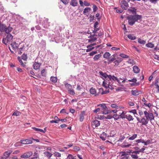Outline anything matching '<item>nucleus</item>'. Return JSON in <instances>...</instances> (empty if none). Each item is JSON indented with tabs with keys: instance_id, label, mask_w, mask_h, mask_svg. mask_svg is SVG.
<instances>
[{
	"instance_id": "1",
	"label": "nucleus",
	"mask_w": 159,
	"mask_h": 159,
	"mask_svg": "<svg viewBox=\"0 0 159 159\" xmlns=\"http://www.w3.org/2000/svg\"><path fill=\"white\" fill-rule=\"evenodd\" d=\"M99 74L100 75V77L104 80L102 83V85L105 88H109L112 89L113 88L110 82L108 81L109 75H108L105 72H103L102 71L99 72Z\"/></svg>"
},
{
	"instance_id": "2",
	"label": "nucleus",
	"mask_w": 159,
	"mask_h": 159,
	"mask_svg": "<svg viewBox=\"0 0 159 159\" xmlns=\"http://www.w3.org/2000/svg\"><path fill=\"white\" fill-rule=\"evenodd\" d=\"M142 18V16L141 15L137 14L134 15H131L127 17L128 24L131 25H133L136 22H137L139 20Z\"/></svg>"
},
{
	"instance_id": "3",
	"label": "nucleus",
	"mask_w": 159,
	"mask_h": 159,
	"mask_svg": "<svg viewBox=\"0 0 159 159\" xmlns=\"http://www.w3.org/2000/svg\"><path fill=\"white\" fill-rule=\"evenodd\" d=\"M144 114L145 115V117L148 120H150L151 123H152V120L154 119V116L152 113L151 112H148L147 111H144Z\"/></svg>"
},
{
	"instance_id": "4",
	"label": "nucleus",
	"mask_w": 159,
	"mask_h": 159,
	"mask_svg": "<svg viewBox=\"0 0 159 159\" xmlns=\"http://www.w3.org/2000/svg\"><path fill=\"white\" fill-rule=\"evenodd\" d=\"M136 119L139 123L142 124V125H147L148 122L149 120L144 117H142L141 119L138 117H136Z\"/></svg>"
},
{
	"instance_id": "5",
	"label": "nucleus",
	"mask_w": 159,
	"mask_h": 159,
	"mask_svg": "<svg viewBox=\"0 0 159 159\" xmlns=\"http://www.w3.org/2000/svg\"><path fill=\"white\" fill-rule=\"evenodd\" d=\"M129 2L125 0H122L120 2V4L121 7L124 9L127 10L129 6L128 4Z\"/></svg>"
},
{
	"instance_id": "6",
	"label": "nucleus",
	"mask_w": 159,
	"mask_h": 159,
	"mask_svg": "<svg viewBox=\"0 0 159 159\" xmlns=\"http://www.w3.org/2000/svg\"><path fill=\"white\" fill-rule=\"evenodd\" d=\"M33 143V141L32 140L29 139H22L19 142H18L16 143L15 145L16 146L17 145V144L19 143H21L22 144H32Z\"/></svg>"
},
{
	"instance_id": "7",
	"label": "nucleus",
	"mask_w": 159,
	"mask_h": 159,
	"mask_svg": "<svg viewBox=\"0 0 159 159\" xmlns=\"http://www.w3.org/2000/svg\"><path fill=\"white\" fill-rule=\"evenodd\" d=\"M33 154L32 152H27L21 155L20 157L21 158H28L32 156Z\"/></svg>"
},
{
	"instance_id": "8",
	"label": "nucleus",
	"mask_w": 159,
	"mask_h": 159,
	"mask_svg": "<svg viewBox=\"0 0 159 159\" xmlns=\"http://www.w3.org/2000/svg\"><path fill=\"white\" fill-rule=\"evenodd\" d=\"M144 143L145 145H148L146 142H145L143 139H138L136 140L135 141V143L134 144L136 146H139L140 145L139 143Z\"/></svg>"
},
{
	"instance_id": "9",
	"label": "nucleus",
	"mask_w": 159,
	"mask_h": 159,
	"mask_svg": "<svg viewBox=\"0 0 159 159\" xmlns=\"http://www.w3.org/2000/svg\"><path fill=\"white\" fill-rule=\"evenodd\" d=\"M109 80H108V81L109 82H110V81H112L113 80L114 81H116L119 83H120L119 82V80L118 79V78L114 76V75H109L108 76Z\"/></svg>"
},
{
	"instance_id": "10",
	"label": "nucleus",
	"mask_w": 159,
	"mask_h": 159,
	"mask_svg": "<svg viewBox=\"0 0 159 159\" xmlns=\"http://www.w3.org/2000/svg\"><path fill=\"white\" fill-rule=\"evenodd\" d=\"M131 94L134 96H137L141 93V91H138L137 90H132L131 91Z\"/></svg>"
},
{
	"instance_id": "11",
	"label": "nucleus",
	"mask_w": 159,
	"mask_h": 159,
	"mask_svg": "<svg viewBox=\"0 0 159 159\" xmlns=\"http://www.w3.org/2000/svg\"><path fill=\"white\" fill-rule=\"evenodd\" d=\"M100 138L103 140L105 141L107 137H109V136H107V134L104 132H103L102 134L100 135Z\"/></svg>"
},
{
	"instance_id": "12",
	"label": "nucleus",
	"mask_w": 159,
	"mask_h": 159,
	"mask_svg": "<svg viewBox=\"0 0 159 159\" xmlns=\"http://www.w3.org/2000/svg\"><path fill=\"white\" fill-rule=\"evenodd\" d=\"M10 45L12 48L14 50H16L17 49L18 47H19V45L16 42H13L11 43Z\"/></svg>"
},
{
	"instance_id": "13",
	"label": "nucleus",
	"mask_w": 159,
	"mask_h": 159,
	"mask_svg": "<svg viewBox=\"0 0 159 159\" xmlns=\"http://www.w3.org/2000/svg\"><path fill=\"white\" fill-rule=\"evenodd\" d=\"M41 64L38 62H35L33 65L34 68L36 70L39 69Z\"/></svg>"
},
{
	"instance_id": "14",
	"label": "nucleus",
	"mask_w": 159,
	"mask_h": 159,
	"mask_svg": "<svg viewBox=\"0 0 159 159\" xmlns=\"http://www.w3.org/2000/svg\"><path fill=\"white\" fill-rule=\"evenodd\" d=\"M123 60V59L120 57H118L117 59L114 61V63L115 65L118 66L120 63Z\"/></svg>"
},
{
	"instance_id": "15",
	"label": "nucleus",
	"mask_w": 159,
	"mask_h": 159,
	"mask_svg": "<svg viewBox=\"0 0 159 159\" xmlns=\"http://www.w3.org/2000/svg\"><path fill=\"white\" fill-rule=\"evenodd\" d=\"M133 71L134 73H138L140 71V69L139 68L136 66H134L133 68Z\"/></svg>"
},
{
	"instance_id": "16",
	"label": "nucleus",
	"mask_w": 159,
	"mask_h": 159,
	"mask_svg": "<svg viewBox=\"0 0 159 159\" xmlns=\"http://www.w3.org/2000/svg\"><path fill=\"white\" fill-rule=\"evenodd\" d=\"M70 4L73 7H75L77 6L78 3L76 0H71Z\"/></svg>"
},
{
	"instance_id": "17",
	"label": "nucleus",
	"mask_w": 159,
	"mask_h": 159,
	"mask_svg": "<svg viewBox=\"0 0 159 159\" xmlns=\"http://www.w3.org/2000/svg\"><path fill=\"white\" fill-rule=\"evenodd\" d=\"M12 30V28L10 26L7 27H6L5 30L4 31H5L6 33L8 34H10L9 33L11 32Z\"/></svg>"
},
{
	"instance_id": "18",
	"label": "nucleus",
	"mask_w": 159,
	"mask_h": 159,
	"mask_svg": "<svg viewBox=\"0 0 159 159\" xmlns=\"http://www.w3.org/2000/svg\"><path fill=\"white\" fill-rule=\"evenodd\" d=\"M84 111H83L81 113L79 116V120L80 122L83 121L84 119Z\"/></svg>"
},
{
	"instance_id": "19",
	"label": "nucleus",
	"mask_w": 159,
	"mask_h": 159,
	"mask_svg": "<svg viewBox=\"0 0 159 159\" xmlns=\"http://www.w3.org/2000/svg\"><path fill=\"white\" fill-rule=\"evenodd\" d=\"M11 152L12 151H7L5 152L4 153V157L5 158L8 157L11 153Z\"/></svg>"
},
{
	"instance_id": "20",
	"label": "nucleus",
	"mask_w": 159,
	"mask_h": 159,
	"mask_svg": "<svg viewBox=\"0 0 159 159\" xmlns=\"http://www.w3.org/2000/svg\"><path fill=\"white\" fill-rule=\"evenodd\" d=\"M6 26L3 24H2L0 22V31L3 32L5 30Z\"/></svg>"
},
{
	"instance_id": "21",
	"label": "nucleus",
	"mask_w": 159,
	"mask_h": 159,
	"mask_svg": "<svg viewBox=\"0 0 159 159\" xmlns=\"http://www.w3.org/2000/svg\"><path fill=\"white\" fill-rule=\"evenodd\" d=\"M128 11L131 12L132 14H136L137 10L135 7H131L128 9Z\"/></svg>"
},
{
	"instance_id": "22",
	"label": "nucleus",
	"mask_w": 159,
	"mask_h": 159,
	"mask_svg": "<svg viewBox=\"0 0 159 159\" xmlns=\"http://www.w3.org/2000/svg\"><path fill=\"white\" fill-rule=\"evenodd\" d=\"M91 8L89 7H86L85 8L83 11V14L85 15H86L87 13L91 11Z\"/></svg>"
},
{
	"instance_id": "23",
	"label": "nucleus",
	"mask_w": 159,
	"mask_h": 159,
	"mask_svg": "<svg viewBox=\"0 0 159 159\" xmlns=\"http://www.w3.org/2000/svg\"><path fill=\"white\" fill-rule=\"evenodd\" d=\"M125 118L129 121L133 120H134L132 116L129 114L125 115Z\"/></svg>"
},
{
	"instance_id": "24",
	"label": "nucleus",
	"mask_w": 159,
	"mask_h": 159,
	"mask_svg": "<svg viewBox=\"0 0 159 159\" xmlns=\"http://www.w3.org/2000/svg\"><path fill=\"white\" fill-rule=\"evenodd\" d=\"M93 125H94L95 127H98L100 125L99 121L97 120H95L93 121Z\"/></svg>"
},
{
	"instance_id": "25",
	"label": "nucleus",
	"mask_w": 159,
	"mask_h": 159,
	"mask_svg": "<svg viewBox=\"0 0 159 159\" xmlns=\"http://www.w3.org/2000/svg\"><path fill=\"white\" fill-rule=\"evenodd\" d=\"M90 92L91 94L95 95V96L98 95L96 94V91L95 89L91 88L90 90Z\"/></svg>"
},
{
	"instance_id": "26",
	"label": "nucleus",
	"mask_w": 159,
	"mask_h": 159,
	"mask_svg": "<svg viewBox=\"0 0 159 159\" xmlns=\"http://www.w3.org/2000/svg\"><path fill=\"white\" fill-rule=\"evenodd\" d=\"M97 106H100L104 110H106V109H107V107L106 105L104 103L98 104L97 105Z\"/></svg>"
},
{
	"instance_id": "27",
	"label": "nucleus",
	"mask_w": 159,
	"mask_h": 159,
	"mask_svg": "<svg viewBox=\"0 0 159 159\" xmlns=\"http://www.w3.org/2000/svg\"><path fill=\"white\" fill-rule=\"evenodd\" d=\"M7 41H10L13 38L11 34H8L6 37Z\"/></svg>"
},
{
	"instance_id": "28",
	"label": "nucleus",
	"mask_w": 159,
	"mask_h": 159,
	"mask_svg": "<svg viewBox=\"0 0 159 159\" xmlns=\"http://www.w3.org/2000/svg\"><path fill=\"white\" fill-rule=\"evenodd\" d=\"M45 155L48 158H50L52 155V154L51 153L48 152H45L44 153Z\"/></svg>"
},
{
	"instance_id": "29",
	"label": "nucleus",
	"mask_w": 159,
	"mask_h": 159,
	"mask_svg": "<svg viewBox=\"0 0 159 159\" xmlns=\"http://www.w3.org/2000/svg\"><path fill=\"white\" fill-rule=\"evenodd\" d=\"M54 118L56 120H58L59 121H61L62 122H66L67 121V119L66 118L60 119L57 116H54Z\"/></svg>"
},
{
	"instance_id": "30",
	"label": "nucleus",
	"mask_w": 159,
	"mask_h": 159,
	"mask_svg": "<svg viewBox=\"0 0 159 159\" xmlns=\"http://www.w3.org/2000/svg\"><path fill=\"white\" fill-rule=\"evenodd\" d=\"M128 38L131 40H135L136 39V37L134 36L133 35L129 34L127 35Z\"/></svg>"
},
{
	"instance_id": "31",
	"label": "nucleus",
	"mask_w": 159,
	"mask_h": 159,
	"mask_svg": "<svg viewBox=\"0 0 159 159\" xmlns=\"http://www.w3.org/2000/svg\"><path fill=\"white\" fill-rule=\"evenodd\" d=\"M50 80L53 83H56L57 81V78L56 77L51 76L50 78Z\"/></svg>"
},
{
	"instance_id": "32",
	"label": "nucleus",
	"mask_w": 159,
	"mask_h": 159,
	"mask_svg": "<svg viewBox=\"0 0 159 159\" xmlns=\"http://www.w3.org/2000/svg\"><path fill=\"white\" fill-rule=\"evenodd\" d=\"M32 129L36 131H39V132H43V133H45L44 130H43L37 128H35V127H32Z\"/></svg>"
},
{
	"instance_id": "33",
	"label": "nucleus",
	"mask_w": 159,
	"mask_h": 159,
	"mask_svg": "<svg viewBox=\"0 0 159 159\" xmlns=\"http://www.w3.org/2000/svg\"><path fill=\"white\" fill-rule=\"evenodd\" d=\"M138 42L142 44H144L146 43V41L141 39L140 38H139L138 39Z\"/></svg>"
},
{
	"instance_id": "34",
	"label": "nucleus",
	"mask_w": 159,
	"mask_h": 159,
	"mask_svg": "<svg viewBox=\"0 0 159 159\" xmlns=\"http://www.w3.org/2000/svg\"><path fill=\"white\" fill-rule=\"evenodd\" d=\"M111 54L109 52H106L103 55V57L105 58H108L110 56Z\"/></svg>"
},
{
	"instance_id": "35",
	"label": "nucleus",
	"mask_w": 159,
	"mask_h": 159,
	"mask_svg": "<svg viewBox=\"0 0 159 159\" xmlns=\"http://www.w3.org/2000/svg\"><path fill=\"white\" fill-rule=\"evenodd\" d=\"M65 86L66 88L68 90L72 89V85L68 83H66L65 84Z\"/></svg>"
},
{
	"instance_id": "36",
	"label": "nucleus",
	"mask_w": 159,
	"mask_h": 159,
	"mask_svg": "<svg viewBox=\"0 0 159 159\" xmlns=\"http://www.w3.org/2000/svg\"><path fill=\"white\" fill-rule=\"evenodd\" d=\"M101 56V55L100 54H98L95 55L93 57V59L95 61L98 60L99 58Z\"/></svg>"
},
{
	"instance_id": "37",
	"label": "nucleus",
	"mask_w": 159,
	"mask_h": 159,
	"mask_svg": "<svg viewBox=\"0 0 159 159\" xmlns=\"http://www.w3.org/2000/svg\"><path fill=\"white\" fill-rule=\"evenodd\" d=\"M146 46L152 48L154 47V45L151 43H149L146 44Z\"/></svg>"
},
{
	"instance_id": "38",
	"label": "nucleus",
	"mask_w": 159,
	"mask_h": 159,
	"mask_svg": "<svg viewBox=\"0 0 159 159\" xmlns=\"http://www.w3.org/2000/svg\"><path fill=\"white\" fill-rule=\"evenodd\" d=\"M127 62L131 65H133L134 64H135L134 63V61L132 59H129V60L127 61Z\"/></svg>"
},
{
	"instance_id": "39",
	"label": "nucleus",
	"mask_w": 159,
	"mask_h": 159,
	"mask_svg": "<svg viewBox=\"0 0 159 159\" xmlns=\"http://www.w3.org/2000/svg\"><path fill=\"white\" fill-rule=\"evenodd\" d=\"M137 135L136 134H133L132 136L130 137L129 138V139L130 140H133L135 139L137 137Z\"/></svg>"
},
{
	"instance_id": "40",
	"label": "nucleus",
	"mask_w": 159,
	"mask_h": 159,
	"mask_svg": "<svg viewBox=\"0 0 159 159\" xmlns=\"http://www.w3.org/2000/svg\"><path fill=\"white\" fill-rule=\"evenodd\" d=\"M54 154L57 157H60L61 156V154L57 152H54Z\"/></svg>"
},
{
	"instance_id": "41",
	"label": "nucleus",
	"mask_w": 159,
	"mask_h": 159,
	"mask_svg": "<svg viewBox=\"0 0 159 159\" xmlns=\"http://www.w3.org/2000/svg\"><path fill=\"white\" fill-rule=\"evenodd\" d=\"M89 38H90V39H89V42H91V41H94L96 40L97 39V38L96 37H89Z\"/></svg>"
},
{
	"instance_id": "42",
	"label": "nucleus",
	"mask_w": 159,
	"mask_h": 159,
	"mask_svg": "<svg viewBox=\"0 0 159 159\" xmlns=\"http://www.w3.org/2000/svg\"><path fill=\"white\" fill-rule=\"evenodd\" d=\"M68 92L71 95H73L75 94V92L73 89H71L70 90H68Z\"/></svg>"
},
{
	"instance_id": "43",
	"label": "nucleus",
	"mask_w": 159,
	"mask_h": 159,
	"mask_svg": "<svg viewBox=\"0 0 159 159\" xmlns=\"http://www.w3.org/2000/svg\"><path fill=\"white\" fill-rule=\"evenodd\" d=\"M119 116L122 119L125 118V114L124 111H123Z\"/></svg>"
},
{
	"instance_id": "44",
	"label": "nucleus",
	"mask_w": 159,
	"mask_h": 159,
	"mask_svg": "<svg viewBox=\"0 0 159 159\" xmlns=\"http://www.w3.org/2000/svg\"><path fill=\"white\" fill-rule=\"evenodd\" d=\"M3 43L5 44H7V43L9 42V41H7L6 38H4L2 40Z\"/></svg>"
},
{
	"instance_id": "45",
	"label": "nucleus",
	"mask_w": 159,
	"mask_h": 159,
	"mask_svg": "<svg viewBox=\"0 0 159 159\" xmlns=\"http://www.w3.org/2000/svg\"><path fill=\"white\" fill-rule=\"evenodd\" d=\"M18 59L19 62L20 63L21 65L23 67L25 66V63H23L22 61L20 58V57H18Z\"/></svg>"
},
{
	"instance_id": "46",
	"label": "nucleus",
	"mask_w": 159,
	"mask_h": 159,
	"mask_svg": "<svg viewBox=\"0 0 159 159\" xmlns=\"http://www.w3.org/2000/svg\"><path fill=\"white\" fill-rule=\"evenodd\" d=\"M113 117L116 120H118L120 118V116L117 114H115L113 116Z\"/></svg>"
},
{
	"instance_id": "47",
	"label": "nucleus",
	"mask_w": 159,
	"mask_h": 159,
	"mask_svg": "<svg viewBox=\"0 0 159 159\" xmlns=\"http://www.w3.org/2000/svg\"><path fill=\"white\" fill-rule=\"evenodd\" d=\"M66 159H75L74 157L71 154H68Z\"/></svg>"
},
{
	"instance_id": "48",
	"label": "nucleus",
	"mask_w": 159,
	"mask_h": 159,
	"mask_svg": "<svg viewBox=\"0 0 159 159\" xmlns=\"http://www.w3.org/2000/svg\"><path fill=\"white\" fill-rule=\"evenodd\" d=\"M120 56L123 58H128L129 57V56H128L122 53L120 54Z\"/></svg>"
},
{
	"instance_id": "49",
	"label": "nucleus",
	"mask_w": 159,
	"mask_h": 159,
	"mask_svg": "<svg viewBox=\"0 0 159 159\" xmlns=\"http://www.w3.org/2000/svg\"><path fill=\"white\" fill-rule=\"evenodd\" d=\"M131 157L132 158L134 159H137L138 158V156L136 154H131Z\"/></svg>"
},
{
	"instance_id": "50",
	"label": "nucleus",
	"mask_w": 159,
	"mask_h": 159,
	"mask_svg": "<svg viewBox=\"0 0 159 159\" xmlns=\"http://www.w3.org/2000/svg\"><path fill=\"white\" fill-rule=\"evenodd\" d=\"M21 114V113L18 111H15L12 114V115H14L16 116H19L20 114Z\"/></svg>"
},
{
	"instance_id": "51",
	"label": "nucleus",
	"mask_w": 159,
	"mask_h": 159,
	"mask_svg": "<svg viewBox=\"0 0 159 159\" xmlns=\"http://www.w3.org/2000/svg\"><path fill=\"white\" fill-rule=\"evenodd\" d=\"M24 47V46H23L22 47L20 48H18L17 49L18 50V52L19 54H21L22 53V51L23 50Z\"/></svg>"
},
{
	"instance_id": "52",
	"label": "nucleus",
	"mask_w": 159,
	"mask_h": 159,
	"mask_svg": "<svg viewBox=\"0 0 159 159\" xmlns=\"http://www.w3.org/2000/svg\"><path fill=\"white\" fill-rule=\"evenodd\" d=\"M111 107L115 108L116 109H119L118 106L116 104H113L111 105Z\"/></svg>"
},
{
	"instance_id": "53",
	"label": "nucleus",
	"mask_w": 159,
	"mask_h": 159,
	"mask_svg": "<svg viewBox=\"0 0 159 159\" xmlns=\"http://www.w3.org/2000/svg\"><path fill=\"white\" fill-rule=\"evenodd\" d=\"M22 59L24 61H25L27 59V56L26 54H23L22 56Z\"/></svg>"
},
{
	"instance_id": "54",
	"label": "nucleus",
	"mask_w": 159,
	"mask_h": 159,
	"mask_svg": "<svg viewBox=\"0 0 159 159\" xmlns=\"http://www.w3.org/2000/svg\"><path fill=\"white\" fill-rule=\"evenodd\" d=\"M125 138V137L124 136H120L119 139L118 140V141L122 142V140L124 139Z\"/></svg>"
},
{
	"instance_id": "55",
	"label": "nucleus",
	"mask_w": 159,
	"mask_h": 159,
	"mask_svg": "<svg viewBox=\"0 0 159 159\" xmlns=\"http://www.w3.org/2000/svg\"><path fill=\"white\" fill-rule=\"evenodd\" d=\"M88 48V49H87L86 50V52H88L91 51V50H92L94 48V47H91L89 48Z\"/></svg>"
},
{
	"instance_id": "56",
	"label": "nucleus",
	"mask_w": 159,
	"mask_h": 159,
	"mask_svg": "<svg viewBox=\"0 0 159 159\" xmlns=\"http://www.w3.org/2000/svg\"><path fill=\"white\" fill-rule=\"evenodd\" d=\"M93 12L96 11L98 9V7H97V6L96 5H95L94 4L93 5Z\"/></svg>"
},
{
	"instance_id": "57",
	"label": "nucleus",
	"mask_w": 159,
	"mask_h": 159,
	"mask_svg": "<svg viewBox=\"0 0 159 159\" xmlns=\"http://www.w3.org/2000/svg\"><path fill=\"white\" fill-rule=\"evenodd\" d=\"M104 111H103L102 112V114H106L110 112V111L107 109H106V110Z\"/></svg>"
},
{
	"instance_id": "58",
	"label": "nucleus",
	"mask_w": 159,
	"mask_h": 159,
	"mask_svg": "<svg viewBox=\"0 0 159 159\" xmlns=\"http://www.w3.org/2000/svg\"><path fill=\"white\" fill-rule=\"evenodd\" d=\"M41 75L42 76H45L46 75V72H45V70L44 69L41 72Z\"/></svg>"
},
{
	"instance_id": "59",
	"label": "nucleus",
	"mask_w": 159,
	"mask_h": 159,
	"mask_svg": "<svg viewBox=\"0 0 159 159\" xmlns=\"http://www.w3.org/2000/svg\"><path fill=\"white\" fill-rule=\"evenodd\" d=\"M84 4L86 6H89L90 5V4L86 1H84Z\"/></svg>"
},
{
	"instance_id": "60",
	"label": "nucleus",
	"mask_w": 159,
	"mask_h": 159,
	"mask_svg": "<svg viewBox=\"0 0 159 159\" xmlns=\"http://www.w3.org/2000/svg\"><path fill=\"white\" fill-rule=\"evenodd\" d=\"M97 53V51H93L89 53V55L90 56H93Z\"/></svg>"
},
{
	"instance_id": "61",
	"label": "nucleus",
	"mask_w": 159,
	"mask_h": 159,
	"mask_svg": "<svg viewBox=\"0 0 159 159\" xmlns=\"http://www.w3.org/2000/svg\"><path fill=\"white\" fill-rule=\"evenodd\" d=\"M62 2L65 4H67L69 2V0H61Z\"/></svg>"
},
{
	"instance_id": "62",
	"label": "nucleus",
	"mask_w": 159,
	"mask_h": 159,
	"mask_svg": "<svg viewBox=\"0 0 159 159\" xmlns=\"http://www.w3.org/2000/svg\"><path fill=\"white\" fill-rule=\"evenodd\" d=\"M112 118V116L111 115H108L107 117L105 116V119H111Z\"/></svg>"
},
{
	"instance_id": "63",
	"label": "nucleus",
	"mask_w": 159,
	"mask_h": 159,
	"mask_svg": "<svg viewBox=\"0 0 159 159\" xmlns=\"http://www.w3.org/2000/svg\"><path fill=\"white\" fill-rule=\"evenodd\" d=\"M73 149L75 151H79L80 150V148L79 147L75 146L74 147Z\"/></svg>"
},
{
	"instance_id": "64",
	"label": "nucleus",
	"mask_w": 159,
	"mask_h": 159,
	"mask_svg": "<svg viewBox=\"0 0 159 159\" xmlns=\"http://www.w3.org/2000/svg\"><path fill=\"white\" fill-rule=\"evenodd\" d=\"M153 57L155 59L159 61V56L157 55H154L153 56Z\"/></svg>"
}]
</instances>
